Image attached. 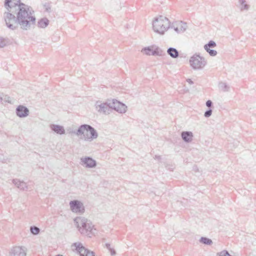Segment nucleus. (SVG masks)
<instances>
[{"label":"nucleus","mask_w":256,"mask_h":256,"mask_svg":"<svg viewBox=\"0 0 256 256\" xmlns=\"http://www.w3.org/2000/svg\"><path fill=\"white\" fill-rule=\"evenodd\" d=\"M4 6L7 10L4 14L6 26L12 30L18 26L27 30L34 27L36 18L32 16L30 6L20 2V0H5Z\"/></svg>","instance_id":"nucleus-1"},{"label":"nucleus","mask_w":256,"mask_h":256,"mask_svg":"<svg viewBox=\"0 0 256 256\" xmlns=\"http://www.w3.org/2000/svg\"><path fill=\"white\" fill-rule=\"evenodd\" d=\"M74 221L82 234H86L90 238L96 233V230L90 220L84 217H76Z\"/></svg>","instance_id":"nucleus-2"},{"label":"nucleus","mask_w":256,"mask_h":256,"mask_svg":"<svg viewBox=\"0 0 256 256\" xmlns=\"http://www.w3.org/2000/svg\"><path fill=\"white\" fill-rule=\"evenodd\" d=\"M170 28V22L168 19L162 16H160L158 18H155L152 22V28L154 30L160 34H164Z\"/></svg>","instance_id":"nucleus-3"},{"label":"nucleus","mask_w":256,"mask_h":256,"mask_svg":"<svg viewBox=\"0 0 256 256\" xmlns=\"http://www.w3.org/2000/svg\"><path fill=\"white\" fill-rule=\"evenodd\" d=\"M90 132V136H88V134L84 136V139L86 140L92 141L96 139L98 136V134L96 130L91 126L84 124L79 126L76 130H72L69 132L70 134H74L76 135L79 136L84 134V132Z\"/></svg>","instance_id":"nucleus-4"},{"label":"nucleus","mask_w":256,"mask_h":256,"mask_svg":"<svg viewBox=\"0 0 256 256\" xmlns=\"http://www.w3.org/2000/svg\"><path fill=\"white\" fill-rule=\"evenodd\" d=\"M190 64L193 69L200 70L206 64V60L204 57L196 54L190 57Z\"/></svg>","instance_id":"nucleus-5"},{"label":"nucleus","mask_w":256,"mask_h":256,"mask_svg":"<svg viewBox=\"0 0 256 256\" xmlns=\"http://www.w3.org/2000/svg\"><path fill=\"white\" fill-rule=\"evenodd\" d=\"M95 106L96 110L100 113L107 114L110 112V100L106 102L97 101L96 102Z\"/></svg>","instance_id":"nucleus-6"},{"label":"nucleus","mask_w":256,"mask_h":256,"mask_svg":"<svg viewBox=\"0 0 256 256\" xmlns=\"http://www.w3.org/2000/svg\"><path fill=\"white\" fill-rule=\"evenodd\" d=\"M110 111L112 110H114L120 114L126 112L127 108V106L124 104L114 99L110 100Z\"/></svg>","instance_id":"nucleus-7"},{"label":"nucleus","mask_w":256,"mask_h":256,"mask_svg":"<svg viewBox=\"0 0 256 256\" xmlns=\"http://www.w3.org/2000/svg\"><path fill=\"white\" fill-rule=\"evenodd\" d=\"M71 210L76 213L82 214L84 212L85 208L83 204L78 200H73L70 202Z\"/></svg>","instance_id":"nucleus-8"},{"label":"nucleus","mask_w":256,"mask_h":256,"mask_svg":"<svg viewBox=\"0 0 256 256\" xmlns=\"http://www.w3.org/2000/svg\"><path fill=\"white\" fill-rule=\"evenodd\" d=\"M80 256H95L93 252L85 248L80 242H75L72 244Z\"/></svg>","instance_id":"nucleus-9"},{"label":"nucleus","mask_w":256,"mask_h":256,"mask_svg":"<svg viewBox=\"0 0 256 256\" xmlns=\"http://www.w3.org/2000/svg\"><path fill=\"white\" fill-rule=\"evenodd\" d=\"M26 250L24 247L16 246L13 247L10 252L9 256H26Z\"/></svg>","instance_id":"nucleus-10"},{"label":"nucleus","mask_w":256,"mask_h":256,"mask_svg":"<svg viewBox=\"0 0 256 256\" xmlns=\"http://www.w3.org/2000/svg\"><path fill=\"white\" fill-rule=\"evenodd\" d=\"M80 164L87 168H94L96 166V162L90 156L81 158Z\"/></svg>","instance_id":"nucleus-11"},{"label":"nucleus","mask_w":256,"mask_h":256,"mask_svg":"<svg viewBox=\"0 0 256 256\" xmlns=\"http://www.w3.org/2000/svg\"><path fill=\"white\" fill-rule=\"evenodd\" d=\"M16 112L19 118H26L29 114V110L23 105H19L16 110Z\"/></svg>","instance_id":"nucleus-12"},{"label":"nucleus","mask_w":256,"mask_h":256,"mask_svg":"<svg viewBox=\"0 0 256 256\" xmlns=\"http://www.w3.org/2000/svg\"><path fill=\"white\" fill-rule=\"evenodd\" d=\"M50 128L52 131L58 134H64L66 132L64 126L58 124H52L50 125Z\"/></svg>","instance_id":"nucleus-13"},{"label":"nucleus","mask_w":256,"mask_h":256,"mask_svg":"<svg viewBox=\"0 0 256 256\" xmlns=\"http://www.w3.org/2000/svg\"><path fill=\"white\" fill-rule=\"evenodd\" d=\"M181 136L184 142H190L192 140L193 134L191 132H182L181 133Z\"/></svg>","instance_id":"nucleus-14"},{"label":"nucleus","mask_w":256,"mask_h":256,"mask_svg":"<svg viewBox=\"0 0 256 256\" xmlns=\"http://www.w3.org/2000/svg\"><path fill=\"white\" fill-rule=\"evenodd\" d=\"M12 182L16 186L17 188L20 190H25L28 188L26 183L23 181H20L18 179H14L12 180Z\"/></svg>","instance_id":"nucleus-15"},{"label":"nucleus","mask_w":256,"mask_h":256,"mask_svg":"<svg viewBox=\"0 0 256 256\" xmlns=\"http://www.w3.org/2000/svg\"><path fill=\"white\" fill-rule=\"evenodd\" d=\"M168 54L172 58H176L178 57L179 53L178 50L174 48H170L167 50Z\"/></svg>","instance_id":"nucleus-16"},{"label":"nucleus","mask_w":256,"mask_h":256,"mask_svg":"<svg viewBox=\"0 0 256 256\" xmlns=\"http://www.w3.org/2000/svg\"><path fill=\"white\" fill-rule=\"evenodd\" d=\"M49 24V20L46 18L40 19L38 22V26L40 28H45Z\"/></svg>","instance_id":"nucleus-17"},{"label":"nucleus","mask_w":256,"mask_h":256,"mask_svg":"<svg viewBox=\"0 0 256 256\" xmlns=\"http://www.w3.org/2000/svg\"><path fill=\"white\" fill-rule=\"evenodd\" d=\"M176 25L178 26L180 33L184 32L187 28L186 23L182 21L176 22Z\"/></svg>","instance_id":"nucleus-18"},{"label":"nucleus","mask_w":256,"mask_h":256,"mask_svg":"<svg viewBox=\"0 0 256 256\" xmlns=\"http://www.w3.org/2000/svg\"><path fill=\"white\" fill-rule=\"evenodd\" d=\"M151 55L152 56H162L164 55L165 53L164 50H162L160 48L156 47L154 50H152V52Z\"/></svg>","instance_id":"nucleus-19"},{"label":"nucleus","mask_w":256,"mask_h":256,"mask_svg":"<svg viewBox=\"0 0 256 256\" xmlns=\"http://www.w3.org/2000/svg\"><path fill=\"white\" fill-rule=\"evenodd\" d=\"M0 102L2 104H4V103H11L10 98L8 95H4L2 94L0 96Z\"/></svg>","instance_id":"nucleus-20"},{"label":"nucleus","mask_w":256,"mask_h":256,"mask_svg":"<svg viewBox=\"0 0 256 256\" xmlns=\"http://www.w3.org/2000/svg\"><path fill=\"white\" fill-rule=\"evenodd\" d=\"M10 40L8 38L0 37V48H4L10 44Z\"/></svg>","instance_id":"nucleus-21"},{"label":"nucleus","mask_w":256,"mask_h":256,"mask_svg":"<svg viewBox=\"0 0 256 256\" xmlns=\"http://www.w3.org/2000/svg\"><path fill=\"white\" fill-rule=\"evenodd\" d=\"M218 87L220 90L223 92H228L230 90V86L226 82H220Z\"/></svg>","instance_id":"nucleus-22"},{"label":"nucleus","mask_w":256,"mask_h":256,"mask_svg":"<svg viewBox=\"0 0 256 256\" xmlns=\"http://www.w3.org/2000/svg\"><path fill=\"white\" fill-rule=\"evenodd\" d=\"M200 242L206 245H210L212 244V240L206 237H202L200 240Z\"/></svg>","instance_id":"nucleus-23"},{"label":"nucleus","mask_w":256,"mask_h":256,"mask_svg":"<svg viewBox=\"0 0 256 256\" xmlns=\"http://www.w3.org/2000/svg\"><path fill=\"white\" fill-rule=\"evenodd\" d=\"M216 43L213 41V40H210L204 46V50H207L208 48H214V47H216Z\"/></svg>","instance_id":"nucleus-24"},{"label":"nucleus","mask_w":256,"mask_h":256,"mask_svg":"<svg viewBox=\"0 0 256 256\" xmlns=\"http://www.w3.org/2000/svg\"><path fill=\"white\" fill-rule=\"evenodd\" d=\"M152 52V49L149 46L143 48L142 50V52L148 56L151 55Z\"/></svg>","instance_id":"nucleus-25"},{"label":"nucleus","mask_w":256,"mask_h":256,"mask_svg":"<svg viewBox=\"0 0 256 256\" xmlns=\"http://www.w3.org/2000/svg\"><path fill=\"white\" fill-rule=\"evenodd\" d=\"M30 232L33 234H38L40 231V229L36 226H32L30 228Z\"/></svg>","instance_id":"nucleus-26"},{"label":"nucleus","mask_w":256,"mask_h":256,"mask_svg":"<svg viewBox=\"0 0 256 256\" xmlns=\"http://www.w3.org/2000/svg\"><path fill=\"white\" fill-rule=\"evenodd\" d=\"M245 2H246L245 0H239L240 4H241L242 6V9L248 10V6L247 4H246Z\"/></svg>","instance_id":"nucleus-27"},{"label":"nucleus","mask_w":256,"mask_h":256,"mask_svg":"<svg viewBox=\"0 0 256 256\" xmlns=\"http://www.w3.org/2000/svg\"><path fill=\"white\" fill-rule=\"evenodd\" d=\"M206 52H208L210 56H216V54H217V52L214 50H211V49H210V48H208L207 50H205Z\"/></svg>","instance_id":"nucleus-28"},{"label":"nucleus","mask_w":256,"mask_h":256,"mask_svg":"<svg viewBox=\"0 0 256 256\" xmlns=\"http://www.w3.org/2000/svg\"><path fill=\"white\" fill-rule=\"evenodd\" d=\"M218 256H232L230 255L228 251L226 250H224L220 252L219 253H218Z\"/></svg>","instance_id":"nucleus-29"},{"label":"nucleus","mask_w":256,"mask_h":256,"mask_svg":"<svg viewBox=\"0 0 256 256\" xmlns=\"http://www.w3.org/2000/svg\"><path fill=\"white\" fill-rule=\"evenodd\" d=\"M212 108H209L208 110H207L205 112L204 114V116L206 118H209L210 116H211V115L212 114Z\"/></svg>","instance_id":"nucleus-30"},{"label":"nucleus","mask_w":256,"mask_h":256,"mask_svg":"<svg viewBox=\"0 0 256 256\" xmlns=\"http://www.w3.org/2000/svg\"><path fill=\"white\" fill-rule=\"evenodd\" d=\"M44 8H45V11L46 12H50V4H47V3H46L44 5Z\"/></svg>","instance_id":"nucleus-31"},{"label":"nucleus","mask_w":256,"mask_h":256,"mask_svg":"<svg viewBox=\"0 0 256 256\" xmlns=\"http://www.w3.org/2000/svg\"><path fill=\"white\" fill-rule=\"evenodd\" d=\"M171 28H173L177 33H180V32L179 31L178 28V26H177V25H176V22L174 24H172L171 26Z\"/></svg>","instance_id":"nucleus-32"},{"label":"nucleus","mask_w":256,"mask_h":256,"mask_svg":"<svg viewBox=\"0 0 256 256\" xmlns=\"http://www.w3.org/2000/svg\"><path fill=\"white\" fill-rule=\"evenodd\" d=\"M206 104L209 108H211L212 106V102L210 100H208L206 101Z\"/></svg>","instance_id":"nucleus-33"},{"label":"nucleus","mask_w":256,"mask_h":256,"mask_svg":"<svg viewBox=\"0 0 256 256\" xmlns=\"http://www.w3.org/2000/svg\"><path fill=\"white\" fill-rule=\"evenodd\" d=\"M109 251L110 252V254H111L112 256H114V255L116 254V252L115 250H114V248H112L111 249H110V250H109Z\"/></svg>","instance_id":"nucleus-34"},{"label":"nucleus","mask_w":256,"mask_h":256,"mask_svg":"<svg viewBox=\"0 0 256 256\" xmlns=\"http://www.w3.org/2000/svg\"><path fill=\"white\" fill-rule=\"evenodd\" d=\"M106 245V248L108 250H110V249L112 248L111 246H110V244H108V243H106L105 244Z\"/></svg>","instance_id":"nucleus-35"},{"label":"nucleus","mask_w":256,"mask_h":256,"mask_svg":"<svg viewBox=\"0 0 256 256\" xmlns=\"http://www.w3.org/2000/svg\"><path fill=\"white\" fill-rule=\"evenodd\" d=\"M186 81L190 84H194V82H192V80L191 79L188 78L186 80Z\"/></svg>","instance_id":"nucleus-36"},{"label":"nucleus","mask_w":256,"mask_h":256,"mask_svg":"<svg viewBox=\"0 0 256 256\" xmlns=\"http://www.w3.org/2000/svg\"><path fill=\"white\" fill-rule=\"evenodd\" d=\"M154 158L159 160L160 159V156L156 155L155 156H154Z\"/></svg>","instance_id":"nucleus-37"},{"label":"nucleus","mask_w":256,"mask_h":256,"mask_svg":"<svg viewBox=\"0 0 256 256\" xmlns=\"http://www.w3.org/2000/svg\"><path fill=\"white\" fill-rule=\"evenodd\" d=\"M30 10L31 11V12H32V16H33V15H32V12H34V10H30Z\"/></svg>","instance_id":"nucleus-38"},{"label":"nucleus","mask_w":256,"mask_h":256,"mask_svg":"<svg viewBox=\"0 0 256 256\" xmlns=\"http://www.w3.org/2000/svg\"><path fill=\"white\" fill-rule=\"evenodd\" d=\"M238 143V141H236V142H234V144H235L236 145H237V144Z\"/></svg>","instance_id":"nucleus-39"},{"label":"nucleus","mask_w":256,"mask_h":256,"mask_svg":"<svg viewBox=\"0 0 256 256\" xmlns=\"http://www.w3.org/2000/svg\"><path fill=\"white\" fill-rule=\"evenodd\" d=\"M56 256H62V254H58V255H56Z\"/></svg>","instance_id":"nucleus-40"}]
</instances>
